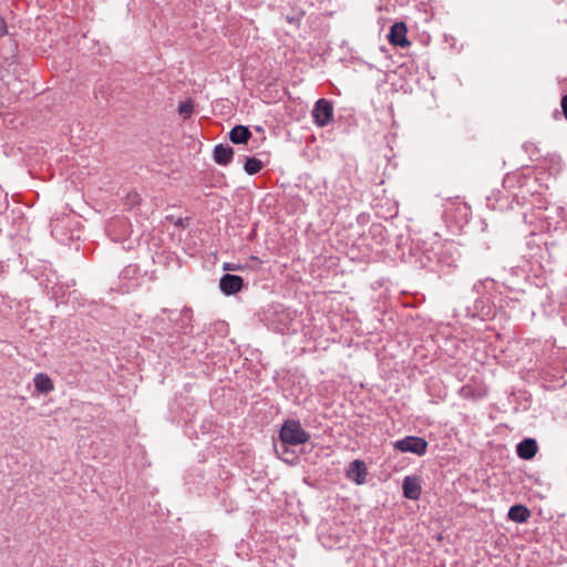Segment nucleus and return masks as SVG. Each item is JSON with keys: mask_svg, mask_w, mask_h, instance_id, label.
<instances>
[{"mask_svg": "<svg viewBox=\"0 0 567 567\" xmlns=\"http://www.w3.org/2000/svg\"><path fill=\"white\" fill-rule=\"evenodd\" d=\"M530 182H534L530 177L516 172L504 177L503 186L518 204H522L527 195H532V190L527 188Z\"/></svg>", "mask_w": 567, "mask_h": 567, "instance_id": "nucleus-1", "label": "nucleus"}, {"mask_svg": "<svg viewBox=\"0 0 567 567\" xmlns=\"http://www.w3.org/2000/svg\"><path fill=\"white\" fill-rule=\"evenodd\" d=\"M279 437L281 442L297 446L308 442L310 434L303 430L300 421L290 419L285 421L281 425Z\"/></svg>", "mask_w": 567, "mask_h": 567, "instance_id": "nucleus-2", "label": "nucleus"}, {"mask_svg": "<svg viewBox=\"0 0 567 567\" xmlns=\"http://www.w3.org/2000/svg\"><path fill=\"white\" fill-rule=\"evenodd\" d=\"M457 393L464 400L478 401L487 395V386L481 378L472 377Z\"/></svg>", "mask_w": 567, "mask_h": 567, "instance_id": "nucleus-3", "label": "nucleus"}, {"mask_svg": "<svg viewBox=\"0 0 567 567\" xmlns=\"http://www.w3.org/2000/svg\"><path fill=\"white\" fill-rule=\"evenodd\" d=\"M394 449L402 453H413L422 456L427 451V442L420 436H405L393 444Z\"/></svg>", "mask_w": 567, "mask_h": 567, "instance_id": "nucleus-4", "label": "nucleus"}, {"mask_svg": "<svg viewBox=\"0 0 567 567\" xmlns=\"http://www.w3.org/2000/svg\"><path fill=\"white\" fill-rule=\"evenodd\" d=\"M313 122L319 127L327 126L333 117V106L332 103L326 99H319L313 106L311 112Z\"/></svg>", "mask_w": 567, "mask_h": 567, "instance_id": "nucleus-5", "label": "nucleus"}, {"mask_svg": "<svg viewBox=\"0 0 567 567\" xmlns=\"http://www.w3.org/2000/svg\"><path fill=\"white\" fill-rule=\"evenodd\" d=\"M368 476V468L365 463L361 460H354L350 462L347 471L346 477L351 482H354L358 485H362L365 483Z\"/></svg>", "mask_w": 567, "mask_h": 567, "instance_id": "nucleus-6", "label": "nucleus"}, {"mask_svg": "<svg viewBox=\"0 0 567 567\" xmlns=\"http://www.w3.org/2000/svg\"><path fill=\"white\" fill-rule=\"evenodd\" d=\"M408 29L404 22H395L389 31L388 40L392 45L406 48L410 41L406 38Z\"/></svg>", "mask_w": 567, "mask_h": 567, "instance_id": "nucleus-7", "label": "nucleus"}, {"mask_svg": "<svg viewBox=\"0 0 567 567\" xmlns=\"http://www.w3.org/2000/svg\"><path fill=\"white\" fill-rule=\"evenodd\" d=\"M244 287V279L237 275L225 274L219 280V288L227 296L239 292Z\"/></svg>", "mask_w": 567, "mask_h": 567, "instance_id": "nucleus-8", "label": "nucleus"}, {"mask_svg": "<svg viewBox=\"0 0 567 567\" xmlns=\"http://www.w3.org/2000/svg\"><path fill=\"white\" fill-rule=\"evenodd\" d=\"M457 259L458 252L452 243L442 246L441 251L437 254V261L449 267L455 266Z\"/></svg>", "mask_w": 567, "mask_h": 567, "instance_id": "nucleus-9", "label": "nucleus"}, {"mask_svg": "<svg viewBox=\"0 0 567 567\" xmlns=\"http://www.w3.org/2000/svg\"><path fill=\"white\" fill-rule=\"evenodd\" d=\"M538 451L535 439H524L517 444L516 453L522 460H532Z\"/></svg>", "mask_w": 567, "mask_h": 567, "instance_id": "nucleus-10", "label": "nucleus"}, {"mask_svg": "<svg viewBox=\"0 0 567 567\" xmlns=\"http://www.w3.org/2000/svg\"><path fill=\"white\" fill-rule=\"evenodd\" d=\"M403 495L405 498L416 501L421 496V485L416 477L406 476L402 484Z\"/></svg>", "mask_w": 567, "mask_h": 567, "instance_id": "nucleus-11", "label": "nucleus"}, {"mask_svg": "<svg viewBox=\"0 0 567 567\" xmlns=\"http://www.w3.org/2000/svg\"><path fill=\"white\" fill-rule=\"evenodd\" d=\"M234 156V150L229 145L218 144L214 148V161L221 166H227Z\"/></svg>", "mask_w": 567, "mask_h": 567, "instance_id": "nucleus-12", "label": "nucleus"}, {"mask_svg": "<svg viewBox=\"0 0 567 567\" xmlns=\"http://www.w3.org/2000/svg\"><path fill=\"white\" fill-rule=\"evenodd\" d=\"M251 137V132L247 126L244 125H236L231 131L229 132V140L234 144H245L247 143Z\"/></svg>", "mask_w": 567, "mask_h": 567, "instance_id": "nucleus-13", "label": "nucleus"}, {"mask_svg": "<svg viewBox=\"0 0 567 567\" xmlns=\"http://www.w3.org/2000/svg\"><path fill=\"white\" fill-rule=\"evenodd\" d=\"M507 517L515 523H525L530 517V511L524 505H513L508 511Z\"/></svg>", "mask_w": 567, "mask_h": 567, "instance_id": "nucleus-14", "label": "nucleus"}, {"mask_svg": "<svg viewBox=\"0 0 567 567\" xmlns=\"http://www.w3.org/2000/svg\"><path fill=\"white\" fill-rule=\"evenodd\" d=\"M290 444L280 441L279 445H275V452L286 463L293 464L297 461V455L289 449Z\"/></svg>", "mask_w": 567, "mask_h": 567, "instance_id": "nucleus-15", "label": "nucleus"}, {"mask_svg": "<svg viewBox=\"0 0 567 567\" xmlns=\"http://www.w3.org/2000/svg\"><path fill=\"white\" fill-rule=\"evenodd\" d=\"M34 386L38 392L45 394L51 392L54 388L52 380L44 373H38L34 377Z\"/></svg>", "mask_w": 567, "mask_h": 567, "instance_id": "nucleus-16", "label": "nucleus"}, {"mask_svg": "<svg viewBox=\"0 0 567 567\" xmlns=\"http://www.w3.org/2000/svg\"><path fill=\"white\" fill-rule=\"evenodd\" d=\"M262 162L255 157H247L244 169L248 175H255L259 173L262 168Z\"/></svg>", "mask_w": 567, "mask_h": 567, "instance_id": "nucleus-17", "label": "nucleus"}, {"mask_svg": "<svg viewBox=\"0 0 567 567\" xmlns=\"http://www.w3.org/2000/svg\"><path fill=\"white\" fill-rule=\"evenodd\" d=\"M194 111V104L190 100H187L185 102H182L178 105V113L181 116H183L185 120L190 117L192 113Z\"/></svg>", "mask_w": 567, "mask_h": 567, "instance_id": "nucleus-18", "label": "nucleus"}, {"mask_svg": "<svg viewBox=\"0 0 567 567\" xmlns=\"http://www.w3.org/2000/svg\"><path fill=\"white\" fill-rule=\"evenodd\" d=\"M181 318L183 321H186L187 322V326L183 327V333H187L188 330L190 329V324L189 322L192 321V317H193V311L192 309L189 308H184L182 311H181Z\"/></svg>", "mask_w": 567, "mask_h": 567, "instance_id": "nucleus-19", "label": "nucleus"}, {"mask_svg": "<svg viewBox=\"0 0 567 567\" xmlns=\"http://www.w3.org/2000/svg\"><path fill=\"white\" fill-rule=\"evenodd\" d=\"M223 269L226 271H238V270H243L244 267L241 265H237V264L225 262L223 266Z\"/></svg>", "mask_w": 567, "mask_h": 567, "instance_id": "nucleus-20", "label": "nucleus"}, {"mask_svg": "<svg viewBox=\"0 0 567 567\" xmlns=\"http://www.w3.org/2000/svg\"><path fill=\"white\" fill-rule=\"evenodd\" d=\"M8 32L7 22L3 17L0 16V38L4 37Z\"/></svg>", "mask_w": 567, "mask_h": 567, "instance_id": "nucleus-21", "label": "nucleus"}, {"mask_svg": "<svg viewBox=\"0 0 567 567\" xmlns=\"http://www.w3.org/2000/svg\"><path fill=\"white\" fill-rule=\"evenodd\" d=\"M560 106L565 118L567 120V94L561 97Z\"/></svg>", "mask_w": 567, "mask_h": 567, "instance_id": "nucleus-22", "label": "nucleus"}, {"mask_svg": "<svg viewBox=\"0 0 567 567\" xmlns=\"http://www.w3.org/2000/svg\"><path fill=\"white\" fill-rule=\"evenodd\" d=\"M127 200L131 205H135L140 202V195L137 193L128 194Z\"/></svg>", "mask_w": 567, "mask_h": 567, "instance_id": "nucleus-23", "label": "nucleus"}, {"mask_svg": "<svg viewBox=\"0 0 567 567\" xmlns=\"http://www.w3.org/2000/svg\"><path fill=\"white\" fill-rule=\"evenodd\" d=\"M188 218H178V220L176 221V226L186 227L188 226Z\"/></svg>", "mask_w": 567, "mask_h": 567, "instance_id": "nucleus-24", "label": "nucleus"}, {"mask_svg": "<svg viewBox=\"0 0 567 567\" xmlns=\"http://www.w3.org/2000/svg\"><path fill=\"white\" fill-rule=\"evenodd\" d=\"M457 209H458L461 213H463V215H464V216H466V214H467V212H468V209H470V208H468L465 204L461 203V204L458 205Z\"/></svg>", "mask_w": 567, "mask_h": 567, "instance_id": "nucleus-25", "label": "nucleus"}, {"mask_svg": "<svg viewBox=\"0 0 567 567\" xmlns=\"http://www.w3.org/2000/svg\"><path fill=\"white\" fill-rule=\"evenodd\" d=\"M537 249L540 251V254H537V252H533L530 254V258H539V259H543V254H542V248L537 247Z\"/></svg>", "mask_w": 567, "mask_h": 567, "instance_id": "nucleus-26", "label": "nucleus"}, {"mask_svg": "<svg viewBox=\"0 0 567 567\" xmlns=\"http://www.w3.org/2000/svg\"><path fill=\"white\" fill-rule=\"evenodd\" d=\"M529 146H533V144H532V143H525V144H524V147H525L526 150H528V147H529Z\"/></svg>", "mask_w": 567, "mask_h": 567, "instance_id": "nucleus-27", "label": "nucleus"}, {"mask_svg": "<svg viewBox=\"0 0 567 567\" xmlns=\"http://www.w3.org/2000/svg\"><path fill=\"white\" fill-rule=\"evenodd\" d=\"M6 207H7V204H6V202H4V203H2V204L0 205V210H1V209H3V208H6Z\"/></svg>", "mask_w": 567, "mask_h": 567, "instance_id": "nucleus-28", "label": "nucleus"}]
</instances>
